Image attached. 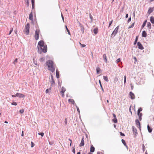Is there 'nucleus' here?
Returning a JSON list of instances; mask_svg holds the SVG:
<instances>
[{"mask_svg":"<svg viewBox=\"0 0 154 154\" xmlns=\"http://www.w3.org/2000/svg\"><path fill=\"white\" fill-rule=\"evenodd\" d=\"M99 82L100 84V86L101 87V88L102 89V90L103 91V88L102 86V85H101V81H100V80H99Z\"/></svg>","mask_w":154,"mask_h":154,"instance_id":"obj_42","label":"nucleus"},{"mask_svg":"<svg viewBox=\"0 0 154 154\" xmlns=\"http://www.w3.org/2000/svg\"><path fill=\"white\" fill-rule=\"evenodd\" d=\"M146 21H147V20H146L144 21V23H143L142 26V28H143L145 26V25L146 24Z\"/></svg>","mask_w":154,"mask_h":154,"instance_id":"obj_33","label":"nucleus"},{"mask_svg":"<svg viewBox=\"0 0 154 154\" xmlns=\"http://www.w3.org/2000/svg\"><path fill=\"white\" fill-rule=\"evenodd\" d=\"M66 91V89L63 87H62L61 89V91L60 92L61 95L62 97H64V93Z\"/></svg>","mask_w":154,"mask_h":154,"instance_id":"obj_7","label":"nucleus"},{"mask_svg":"<svg viewBox=\"0 0 154 154\" xmlns=\"http://www.w3.org/2000/svg\"><path fill=\"white\" fill-rule=\"evenodd\" d=\"M138 116H139V119L141 120V116H142V113H139V114H137Z\"/></svg>","mask_w":154,"mask_h":154,"instance_id":"obj_29","label":"nucleus"},{"mask_svg":"<svg viewBox=\"0 0 154 154\" xmlns=\"http://www.w3.org/2000/svg\"><path fill=\"white\" fill-rule=\"evenodd\" d=\"M61 16H62V19H63V21H64V17H63V15H62V14H61Z\"/></svg>","mask_w":154,"mask_h":154,"instance_id":"obj_60","label":"nucleus"},{"mask_svg":"<svg viewBox=\"0 0 154 154\" xmlns=\"http://www.w3.org/2000/svg\"><path fill=\"white\" fill-rule=\"evenodd\" d=\"M98 31V29L97 28L94 29L93 30L94 32V33L95 34H96L97 33Z\"/></svg>","mask_w":154,"mask_h":154,"instance_id":"obj_24","label":"nucleus"},{"mask_svg":"<svg viewBox=\"0 0 154 154\" xmlns=\"http://www.w3.org/2000/svg\"><path fill=\"white\" fill-rule=\"evenodd\" d=\"M134 23H133L132 25H131V26H130V27H129V28H131V27H132L134 26Z\"/></svg>","mask_w":154,"mask_h":154,"instance_id":"obj_54","label":"nucleus"},{"mask_svg":"<svg viewBox=\"0 0 154 154\" xmlns=\"http://www.w3.org/2000/svg\"><path fill=\"white\" fill-rule=\"evenodd\" d=\"M147 129L149 133L151 132L152 131V129L150 128L149 125H147Z\"/></svg>","mask_w":154,"mask_h":154,"instance_id":"obj_22","label":"nucleus"},{"mask_svg":"<svg viewBox=\"0 0 154 154\" xmlns=\"http://www.w3.org/2000/svg\"><path fill=\"white\" fill-rule=\"evenodd\" d=\"M134 60H135V61H137V58H136V57H134Z\"/></svg>","mask_w":154,"mask_h":154,"instance_id":"obj_59","label":"nucleus"},{"mask_svg":"<svg viewBox=\"0 0 154 154\" xmlns=\"http://www.w3.org/2000/svg\"><path fill=\"white\" fill-rule=\"evenodd\" d=\"M11 104L13 105L16 106L17 103L16 102H13L11 103Z\"/></svg>","mask_w":154,"mask_h":154,"instance_id":"obj_43","label":"nucleus"},{"mask_svg":"<svg viewBox=\"0 0 154 154\" xmlns=\"http://www.w3.org/2000/svg\"><path fill=\"white\" fill-rule=\"evenodd\" d=\"M128 14H126V16H125L126 18H128Z\"/></svg>","mask_w":154,"mask_h":154,"instance_id":"obj_61","label":"nucleus"},{"mask_svg":"<svg viewBox=\"0 0 154 154\" xmlns=\"http://www.w3.org/2000/svg\"><path fill=\"white\" fill-rule=\"evenodd\" d=\"M16 96L20 98H23L25 97V96L23 94L19 93H17L16 94Z\"/></svg>","mask_w":154,"mask_h":154,"instance_id":"obj_9","label":"nucleus"},{"mask_svg":"<svg viewBox=\"0 0 154 154\" xmlns=\"http://www.w3.org/2000/svg\"><path fill=\"white\" fill-rule=\"evenodd\" d=\"M122 143H123V144L126 147H128V146L125 143V141L123 140V139H122Z\"/></svg>","mask_w":154,"mask_h":154,"instance_id":"obj_21","label":"nucleus"},{"mask_svg":"<svg viewBox=\"0 0 154 154\" xmlns=\"http://www.w3.org/2000/svg\"><path fill=\"white\" fill-rule=\"evenodd\" d=\"M95 148L92 145L91 146L90 148V152H94V151Z\"/></svg>","mask_w":154,"mask_h":154,"instance_id":"obj_15","label":"nucleus"},{"mask_svg":"<svg viewBox=\"0 0 154 154\" xmlns=\"http://www.w3.org/2000/svg\"><path fill=\"white\" fill-rule=\"evenodd\" d=\"M56 75L57 78H59V72L57 70L56 71Z\"/></svg>","mask_w":154,"mask_h":154,"instance_id":"obj_26","label":"nucleus"},{"mask_svg":"<svg viewBox=\"0 0 154 154\" xmlns=\"http://www.w3.org/2000/svg\"><path fill=\"white\" fill-rule=\"evenodd\" d=\"M150 21L152 23L154 24V17L153 16L150 17Z\"/></svg>","mask_w":154,"mask_h":154,"instance_id":"obj_18","label":"nucleus"},{"mask_svg":"<svg viewBox=\"0 0 154 154\" xmlns=\"http://www.w3.org/2000/svg\"><path fill=\"white\" fill-rule=\"evenodd\" d=\"M79 44L81 45L82 47H84L86 46V45H85L82 44L80 42H79Z\"/></svg>","mask_w":154,"mask_h":154,"instance_id":"obj_40","label":"nucleus"},{"mask_svg":"<svg viewBox=\"0 0 154 154\" xmlns=\"http://www.w3.org/2000/svg\"><path fill=\"white\" fill-rule=\"evenodd\" d=\"M89 16L91 20L92 21V20H93V17H92V15H91L90 13L89 14Z\"/></svg>","mask_w":154,"mask_h":154,"instance_id":"obj_45","label":"nucleus"},{"mask_svg":"<svg viewBox=\"0 0 154 154\" xmlns=\"http://www.w3.org/2000/svg\"><path fill=\"white\" fill-rule=\"evenodd\" d=\"M65 123L66 125H67V119L66 118L65 119Z\"/></svg>","mask_w":154,"mask_h":154,"instance_id":"obj_57","label":"nucleus"},{"mask_svg":"<svg viewBox=\"0 0 154 154\" xmlns=\"http://www.w3.org/2000/svg\"><path fill=\"white\" fill-rule=\"evenodd\" d=\"M112 121L114 122V123H116L117 122V120L116 118H114L112 119Z\"/></svg>","mask_w":154,"mask_h":154,"instance_id":"obj_30","label":"nucleus"},{"mask_svg":"<svg viewBox=\"0 0 154 154\" xmlns=\"http://www.w3.org/2000/svg\"><path fill=\"white\" fill-rule=\"evenodd\" d=\"M13 28H12L9 32V35H10L11 33L13 31Z\"/></svg>","mask_w":154,"mask_h":154,"instance_id":"obj_50","label":"nucleus"},{"mask_svg":"<svg viewBox=\"0 0 154 154\" xmlns=\"http://www.w3.org/2000/svg\"><path fill=\"white\" fill-rule=\"evenodd\" d=\"M34 0H31L32 4V8L33 9L35 7Z\"/></svg>","mask_w":154,"mask_h":154,"instance_id":"obj_23","label":"nucleus"},{"mask_svg":"<svg viewBox=\"0 0 154 154\" xmlns=\"http://www.w3.org/2000/svg\"><path fill=\"white\" fill-rule=\"evenodd\" d=\"M46 64L48 66V69L52 72H54L55 71V68L54 66V63L51 60L47 61L46 62Z\"/></svg>","mask_w":154,"mask_h":154,"instance_id":"obj_2","label":"nucleus"},{"mask_svg":"<svg viewBox=\"0 0 154 154\" xmlns=\"http://www.w3.org/2000/svg\"><path fill=\"white\" fill-rule=\"evenodd\" d=\"M29 24L27 23L25 26V28L24 29V32L26 35H28L29 32Z\"/></svg>","mask_w":154,"mask_h":154,"instance_id":"obj_4","label":"nucleus"},{"mask_svg":"<svg viewBox=\"0 0 154 154\" xmlns=\"http://www.w3.org/2000/svg\"><path fill=\"white\" fill-rule=\"evenodd\" d=\"M124 84H125V83H126V76L125 75L124 76Z\"/></svg>","mask_w":154,"mask_h":154,"instance_id":"obj_44","label":"nucleus"},{"mask_svg":"<svg viewBox=\"0 0 154 154\" xmlns=\"http://www.w3.org/2000/svg\"><path fill=\"white\" fill-rule=\"evenodd\" d=\"M120 61V58H119L117 60H116V62L117 63H119Z\"/></svg>","mask_w":154,"mask_h":154,"instance_id":"obj_46","label":"nucleus"},{"mask_svg":"<svg viewBox=\"0 0 154 154\" xmlns=\"http://www.w3.org/2000/svg\"><path fill=\"white\" fill-rule=\"evenodd\" d=\"M97 72V74L99 73L100 72V69L99 67H97L96 68Z\"/></svg>","mask_w":154,"mask_h":154,"instance_id":"obj_28","label":"nucleus"},{"mask_svg":"<svg viewBox=\"0 0 154 154\" xmlns=\"http://www.w3.org/2000/svg\"><path fill=\"white\" fill-rule=\"evenodd\" d=\"M51 79L52 80V81L51 82V85H53L54 84L55 82H54V81L53 79V76L52 75H51Z\"/></svg>","mask_w":154,"mask_h":154,"instance_id":"obj_20","label":"nucleus"},{"mask_svg":"<svg viewBox=\"0 0 154 154\" xmlns=\"http://www.w3.org/2000/svg\"><path fill=\"white\" fill-rule=\"evenodd\" d=\"M119 26H118L113 31L112 33L111 34V36H113V37L115 36L117 33L118 32V30L119 29Z\"/></svg>","mask_w":154,"mask_h":154,"instance_id":"obj_5","label":"nucleus"},{"mask_svg":"<svg viewBox=\"0 0 154 154\" xmlns=\"http://www.w3.org/2000/svg\"><path fill=\"white\" fill-rule=\"evenodd\" d=\"M17 59L16 58V59L14 60V62L13 63L14 65H15L16 63H17Z\"/></svg>","mask_w":154,"mask_h":154,"instance_id":"obj_39","label":"nucleus"},{"mask_svg":"<svg viewBox=\"0 0 154 154\" xmlns=\"http://www.w3.org/2000/svg\"><path fill=\"white\" fill-rule=\"evenodd\" d=\"M37 47L38 49V51L41 50L42 52L44 53H45L47 52V46L46 45H45V43L42 40L38 42Z\"/></svg>","mask_w":154,"mask_h":154,"instance_id":"obj_1","label":"nucleus"},{"mask_svg":"<svg viewBox=\"0 0 154 154\" xmlns=\"http://www.w3.org/2000/svg\"><path fill=\"white\" fill-rule=\"evenodd\" d=\"M112 21H113V20H112L110 22L109 24V27H110V26H111V24L112 22Z\"/></svg>","mask_w":154,"mask_h":154,"instance_id":"obj_49","label":"nucleus"},{"mask_svg":"<svg viewBox=\"0 0 154 154\" xmlns=\"http://www.w3.org/2000/svg\"><path fill=\"white\" fill-rule=\"evenodd\" d=\"M69 140L70 141V142L71 143H72V140H71V139H69Z\"/></svg>","mask_w":154,"mask_h":154,"instance_id":"obj_63","label":"nucleus"},{"mask_svg":"<svg viewBox=\"0 0 154 154\" xmlns=\"http://www.w3.org/2000/svg\"><path fill=\"white\" fill-rule=\"evenodd\" d=\"M135 122H136V124L137 126V127L138 128H139V129H140V131H141V127L140 126V122L138 120L136 119L135 121Z\"/></svg>","mask_w":154,"mask_h":154,"instance_id":"obj_6","label":"nucleus"},{"mask_svg":"<svg viewBox=\"0 0 154 154\" xmlns=\"http://www.w3.org/2000/svg\"><path fill=\"white\" fill-rule=\"evenodd\" d=\"M154 8H149L148 10L147 13L149 14H151L152 12L154 10Z\"/></svg>","mask_w":154,"mask_h":154,"instance_id":"obj_10","label":"nucleus"},{"mask_svg":"<svg viewBox=\"0 0 154 154\" xmlns=\"http://www.w3.org/2000/svg\"><path fill=\"white\" fill-rule=\"evenodd\" d=\"M142 110V109L141 108H140L137 111V114H139L140 112Z\"/></svg>","mask_w":154,"mask_h":154,"instance_id":"obj_36","label":"nucleus"},{"mask_svg":"<svg viewBox=\"0 0 154 154\" xmlns=\"http://www.w3.org/2000/svg\"><path fill=\"white\" fill-rule=\"evenodd\" d=\"M142 36L143 37H146L147 34L146 32L145 31H143L142 33Z\"/></svg>","mask_w":154,"mask_h":154,"instance_id":"obj_17","label":"nucleus"},{"mask_svg":"<svg viewBox=\"0 0 154 154\" xmlns=\"http://www.w3.org/2000/svg\"><path fill=\"white\" fill-rule=\"evenodd\" d=\"M120 135L122 136H125V134L124 133H122V132H120Z\"/></svg>","mask_w":154,"mask_h":154,"instance_id":"obj_47","label":"nucleus"},{"mask_svg":"<svg viewBox=\"0 0 154 154\" xmlns=\"http://www.w3.org/2000/svg\"><path fill=\"white\" fill-rule=\"evenodd\" d=\"M113 116L114 118H116V115L115 114H113Z\"/></svg>","mask_w":154,"mask_h":154,"instance_id":"obj_58","label":"nucleus"},{"mask_svg":"<svg viewBox=\"0 0 154 154\" xmlns=\"http://www.w3.org/2000/svg\"><path fill=\"white\" fill-rule=\"evenodd\" d=\"M84 137H83L81 140V143L80 144L79 146H82L84 145Z\"/></svg>","mask_w":154,"mask_h":154,"instance_id":"obj_13","label":"nucleus"},{"mask_svg":"<svg viewBox=\"0 0 154 154\" xmlns=\"http://www.w3.org/2000/svg\"><path fill=\"white\" fill-rule=\"evenodd\" d=\"M40 60L41 61H42L44 60V58H41Z\"/></svg>","mask_w":154,"mask_h":154,"instance_id":"obj_56","label":"nucleus"},{"mask_svg":"<svg viewBox=\"0 0 154 154\" xmlns=\"http://www.w3.org/2000/svg\"><path fill=\"white\" fill-rule=\"evenodd\" d=\"M138 36H137L136 38L135 41H134V45H135L136 44L138 40Z\"/></svg>","mask_w":154,"mask_h":154,"instance_id":"obj_27","label":"nucleus"},{"mask_svg":"<svg viewBox=\"0 0 154 154\" xmlns=\"http://www.w3.org/2000/svg\"><path fill=\"white\" fill-rule=\"evenodd\" d=\"M31 147H32L34 146V144L32 142H31Z\"/></svg>","mask_w":154,"mask_h":154,"instance_id":"obj_52","label":"nucleus"},{"mask_svg":"<svg viewBox=\"0 0 154 154\" xmlns=\"http://www.w3.org/2000/svg\"><path fill=\"white\" fill-rule=\"evenodd\" d=\"M25 1L26 3V5L27 7H28L29 5V0H25Z\"/></svg>","mask_w":154,"mask_h":154,"instance_id":"obj_34","label":"nucleus"},{"mask_svg":"<svg viewBox=\"0 0 154 154\" xmlns=\"http://www.w3.org/2000/svg\"><path fill=\"white\" fill-rule=\"evenodd\" d=\"M131 17H130V18H129L128 19V22H130L131 21Z\"/></svg>","mask_w":154,"mask_h":154,"instance_id":"obj_53","label":"nucleus"},{"mask_svg":"<svg viewBox=\"0 0 154 154\" xmlns=\"http://www.w3.org/2000/svg\"><path fill=\"white\" fill-rule=\"evenodd\" d=\"M51 90V88H50L49 89H47L46 90L45 92L46 93H48L50 92Z\"/></svg>","mask_w":154,"mask_h":154,"instance_id":"obj_25","label":"nucleus"},{"mask_svg":"<svg viewBox=\"0 0 154 154\" xmlns=\"http://www.w3.org/2000/svg\"><path fill=\"white\" fill-rule=\"evenodd\" d=\"M129 94L131 98L132 99H134L135 98V95L132 92H130L129 93Z\"/></svg>","mask_w":154,"mask_h":154,"instance_id":"obj_11","label":"nucleus"},{"mask_svg":"<svg viewBox=\"0 0 154 154\" xmlns=\"http://www.w3.org/2000/svg\"><path fill=\"white\" fill-rule=\"evenodd\" d=\"M72 151L74 153H75V149L74 148H73Z\"/></svg>","mask_w":154,"mask_h":154,"instance_id":"obj_55","label":"nucleus"},{"mask_svg":"<svg viewBox=\"0 0 154 154\" xmlns=\"http://www.w3.org/2000/svg\"><path fill=\"white\" fill-rule=\"evenodd\" d=\"M29 19L30 20H32L33 19V14L32 12H31L29 14Z\"/></svg>","mask_w":154,"mask_h":154,"instance_id":"obj_16","label":"nucleus"},{"mask_svg":"<svg viewBox=\"0 0 154 154\" xmlns=\"http://www.w3.org/2000/svg\"><path fill=\"white\" fill-rule=\"evenodd\" d=\"M103 58L104 60L105 61L106 63H107V59L106 58V54H104L103 55Z\"/></svg>","mask_w":154,"mask_h":154,"instance_id":"obj_19","label":"nucleus"},{"mask_svg":"<svg viewBox=\"0 0 154 154\" xmlns=\"http://www.w3.org/2000/svg\"><path fill=\"white\" fill-rule=\"evenodd\" d=\"M24 112V110L23 109H21L20 110V113H23Z\"/></svg>","mask_w":154,"mask_h":154,"instance_id":"obj_41","label":"nucleus"},{"mask_svg":"<svg viewBox=\"0 0 154 154\" xmlns=\"http://www.w3.org/2000/svg\"><path fill=\"white\" fill-rule=\"evenodd\" d=\"M147 26L148 27H149L150 29V28L151 27V24L149 22L147 23Z\"/></svg>","mask_w":154,"mask_h":154,"instance_id":"obj_37","label":"nucleus"},{"mask_svg":"<svg viewBox=\"0 0 154 154\" xmlns=\"http://www.w3.org/2000/svg\"><path fill=\"white\" fill-rule=\"evenodd\" d=\"M103 79L105 80L106 82H108V77L107 76H103Z\"/></svg>","mask_w":154,"mask_h":154,"instance_id":"obj_32","label":"nucleus"},{"mask_svg":"<svg viewBox=\"0 0 154 154\" xmlns=\"http://www.w3.org/2000/svg\"><path fill=\"white\" fill-rule=\"evenodd\" d=\"M81 29H82V31L83 32V33L84 32L85 29L84 27L82 26H81Z\"/></svg>","mask_w":154,"mask_h":154,"instance_id":"obj_35","label":"nucleus"},{"mask_svg":"<svg viewBox=\"0 0 154 154\" xmlns=\"http://www.w3.org/2000/svg\"><path fill=\"white\" fill-rule=\"evenodd\" d=\"M68 101L69 103H71L74 104L75 103V101L74 100L72 99H69L68 100Z\"/></svg>","mask_w":154,"mask_h":154,"instance_id":"obj_14","label":"nucleus"},{"mask_svg":"<svg viewBox=\"0 0 154 154\" xmlns=\"http://www.w3.org/2000/svg\"><path fill=\"white\" fill-rule=\"evenodd\" d=\"M40 34V30L38 29H36L35 32L34 37L35 39L37 40L38 39Z\"/></svg>","mask_w":154,"mask_h":154,"instance_id":"obj_3","label":"nucleus"},{"mask_svg":"<svg viewBox=\"0 0 154 154\" xmlns=\"http://www.w3.org/2000/svg\"><path fill=\"white\" fill-rule=\"evenodd\" d=\"M24 136L23 132V131H22V134H21V136Z\"/></svg>","mask_w":154,"mask_h":154,"instance_id":"obj_62","label":"nucleus"},{"mask_svg":"<svg viewBox=\"0 0 154 154\" xmlns=\"http://www.w3.org/2000/svg\"><path fill=\"white\" fill-rule=\"evenodd\" d=\"M76 108H77V111L79 113L80 112V110H79V107L76 105Z\"/></svg>","mask_w":154,"mask_h":154,"instance_id":"obj_48","label":"nucleus"},{"mask_svg":"<svg viewBox=\"0 0 154 154\" xmlns=\"http://www.w3.org/2000/svg\"><path fill=\"white\" fill-rule=\"evenodd\" d=\"M132 128L134 134L136 135L137 134V129L134 126H132Z\"/></svg>","mask_w":154,"mask_h":154,"instance_id":"obj_12","label":"nucleus"},{"mask_svg":"<svg viewBox=\"0 0 154 154\" xmlns=\"http://www.w3.org/2000/svg\"><path fill=\"white\" fill-rule=\"evenodd\" d=\"M142 148H143V151L144 152V151L145 150V147L144 145H143L142 146Z\"/></svg>","mask_w":154,"mask_h":154,"instance_id":"obj_51","label":"nucleus"},{"mask_svg":"<svg viewBox=\"0 0 154 154\" xmlns=\"http://www.w3.org/2000/svg\"><path fill=\"white\" fill-rule=\"evenodd\" d=\"M38 135H40L42 137L44 135V133L43 132H42L41 133H38Z\"/></svg>","mask_w":154,"mask_h":154,"instance_id":"obj_38","label":"nucleus"},{"mask_svg":"<svg viewBox=\"0 0 154 154\" xmlns=\"http://www.w3.org/2000/svg\"><path fill=\"white\" fill-rule=\"evenodd\" d=\"M65 27H66V30L67 32H68V34H69V35H70L71 34H70V32L69 31V29H68V28H67V26L66 25L65 26Z\"/></svg>","mask_w":154,"mask_h":154,"instance_id":"obj_31","label":"nucleus"},{"mask_svg":"<svg viewBox=\"0 0 154 154\" xmlns=\"http://www.w3.org/2000/svg\"><path fill=\"white\" fill-rule=\"evenodd\" d=\"M81 154L80 152H77V154Z\"/></svg>","mask_w":154,"mask_h":154,"instance_id":"obj_64","label":"nucleus"},{"mask_svg":"<svg viewBox=\"0 0 154 154\" xmlns=\"http://www.w3.org/2000/svg\"><path fill=\"white\" fill-rule=\"evenodd\" d=\"M137 45L138 48L140 50H143L144 49V48L140 42H138L137 43Z\"/></svg>","mask_w":154,"mask_h":154,"instance_id":"obj_8","label":"nucleus"}]
</instances>
